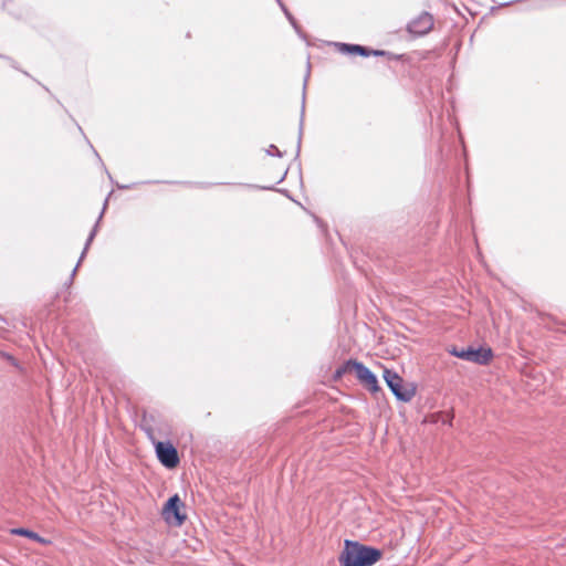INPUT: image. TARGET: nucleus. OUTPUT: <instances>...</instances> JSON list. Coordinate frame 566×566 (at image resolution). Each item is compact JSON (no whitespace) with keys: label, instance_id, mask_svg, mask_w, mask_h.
I'll use <instances>...</instances> for the list:
<instances>
[{"label":"nucleus","instance_id":"obj_1","mask_svg":"<svg viewBox=\"0 0 566 566\" xmlns=\"http://www.w3.org/2000/svg\"><path fill=\"white\" fill-rule=\"evenodd\" d=\"M381 556L382 553L379 548L345 539L338 562L340 566H373Z\"/></svg>","mask_w":566,"mask_h":566},{"label":"nucleus","instance_id":"obj_2","mask_svg":"<svg viewBox=\"0 0 566 566\" xmlns=\"http://www.w3.org/2000/svg\"><path fill=\"white\" fill-rule=\"evenodd\" d=\"M354 371L357 379L366 386L370 391L378 390L376 376L363 364L354 359H349L339 366L335 371V378L338 379L347 373Z\"/></svg>","mask_w":566,"mask_h":566},{"label":"nucleus","instance_id":"obj_3","mask_svg":"<svg viewBox=\"0 0 566 566\" xmlns=\"http://www.w3.org/2000/svg\"><path fill=\"white\" fill-rule=\"evenodd\" d=\"M449 353L454 357L461 358L467 361L475 363L479 365H486L493 356L491 348H482V347L481 348L468 347V348L459 349L455 346H453L451 349H449Z\"/></svg>","mask_w":566,"mask_h":566},{"label":"nucleus","instance_id":"obj_4","mask_svg":"<svg viewBox=\"0 0 566 566\" xmlns=\"http://www.w3.org/2000/svg\"><path fill=\"white\" fill-rule=\"evenodd\" d=\"M384 379L397 399L408 402L415 396V389L403 388L402 378L395 371L385 369Z\"/></svg>","mask_w":566,"mask_h":566},{"label":"nucleus","instance_id":"obj_5","mask_svg":"<svg viewBox=\"0 0 566 566\" xmlns=\"http://www.w3.org/2000/svg\"><path fill=\"white\" fill-rule=\"evenodd\" d=\"M156 453L161 464L168 469H172L179 463L178 452L171 443L158 442Z\"/></svg>","mask_w":566,"mask_h":566},{"label":"nucleus","instance_id":"obj_6","mask_svg":"<svg viewBox=\"0 0 566 566\" xmlns=\"http://www.w3.org/2000/svg\"><path fill=\"white\" fill-rule=\"evenodd\" d=\"M184 506L181 503L179 496L175 494L174 496L169 497V500L166 502L164 509H163V515L167 522L171 521V516L175 520L176 525H181L185 520L186 515L180 513V507Z\"/></svg>","mask_w":566,"mask_h":566},{"label":"nucleus","instance_id":"obj_7","mask_svg":"<svg viewBox=\"0 0 566 566\" xmlns=\"http://www.w3.org/2000/svg\"><path fill=\"white\" fill-rule=\"evenodd\" d=\"M432 17L429 13L423 12L418 18L409 22L408 31L416 35H424L432 29Z\"/></svg>","mask_w":566,"mask_h":566},{"label":"nucleus","instance_id":"obj_8","mask_svg":"<svg viewBox=\"0 0 566 566\" xmlns=\"http://www.w3.org/2000/svg\"><path fill=\"white\" fill-rule=\"evenodd\" d=\"M339 48H340V51L345 52V53L359 54V55H363V56H369L370 55V52H369V50L367 48L358 45V44L342 43L339 45Z\"/></svg>","mask_w":566,"mask_h":566},{"label":"nucleus","instance_id":"obj_9","mask_svg":"<svg viewBox=\"0 0 566 566\" xmlns=\"http://www.w3.org/2000/svg\"><path fill=\"white\" fill-rule=\"evenodd\" d=\"M13 534H17V535H21V536H25L28 538H31L33 541H36V542H42L43 539L39 536V534L30 531V530H27V528H15L12 531Z\"/></svg>","mask_w":566,"mask_h":566},{"label":"nucleus","instance_id":"obj_10","mask_svg":"<svg viewBox=\"0 0 566 566\" xmlns=\"http://www.w3.org/2000/svg\"><path fill=\"white\" fill-rule=\"evenodd\" d=\"M97 226H98V222L95 224L94 229H93V230H92V232L90 233V235H88V238H87V241H86V244H85V248H84V250H83V252H82V255H81V258H80V261H78V262H81V261L83 260V258H84V255H85V253H86V251H87V249H88V247H90L91 242L93 241V239H94V237H95V234H96ZM78 265H80V263H77V265L74 268V270H73V272H72V275H74V274H75V272H76V270H77Z\"/></svg>","mask_w":566,"mask_h":566},{"label":"nucleus","instance_id":"obj_11","mask_svg":"<svg viewBox=\"0 0 566 566\" xmlns=\"http://www.w3.org/2000/svg\"><path fill=\"white\" fill-rule=\"evenodd\" d=\"M276 2L279 3L280 8L282 9V11L284 12V14L286 15V18L289 19V21L291 22V24L294 27V29L297 31L298 30V27H297V23L294 19V17L290 13V11L287 10V8L285 7V4L281 1V0H276Z\"/></svg>","mask_w":566,"mask_h":566},{"label":"nucleus","instance_id":"obj_12","mask_svg":"<svg viewBox=\"0 0 566 566\" xmlns=\"http://www.w3.org/2000/svg\"><path fill=\"white\" fill-rule=\"evenodd\" d=\"M268 154L269 155H277V156H281V151L279 150V148L274 145H271L270 148L268 149Z\"/></svg>","mask_w":566,"mask_h":566},{"label":"nucleus","instance_id":"obj_13","mask_svg":"<svg viewBox=\"0 0 566 566\" xmlns=\"http://www.w3.org/2000/svg\"><path fill=\"white\" fill-rule=\"evenodd\" d=\"M370 54H374V55H384L385 54V51H370Z\"/></svg>","mask_w":566,"mask_h":566}]
</instances>
